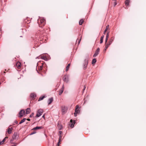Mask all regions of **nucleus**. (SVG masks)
I'll list each match as a JSON object with an SVG mask.
<instances>
[{
  "mask_svg": "<svg viewBox=\"0 0 146 146\" xmlns=\"http://www.w3.org/2000/svg\"><path fill=\"white\" fill-rule=\"evenodd\" d=\"M109 25H108L106 26V29H105V30L104 31V34H105L106 33V31H107L108 29L109 28Z\"/></svg>",
  "mask_w": 146,
  "mask_h": 146,
  "instance_id": "4be33fe9",
  "label": "nucleus"
},
{
  "mask_svg": "<svg viewBox=\"0 0 146 146\" xmlns=\"http://www.w3.org/2000/svg\"><path fill=\"white\" fill-rule=\"evenodd\" d=\"M104 35H103L102 36H101V38H100V44L102 43L103 42V39L104 37Z\"/></svg>",
  "mask_w": 146,
  "mask_h": 146,
  "instance_id": "aec40b11",
  "label": "nucleus"
},
{
  "mask_svg": "<svg viewBox=\"0 0 146 146\" xmlns=\"http://www.w3.org/2000/svg\"><path fill=\"white\" fill-rule=\"evenodd\" d=\"M114 39V38L112 37L110 41H112V42L113 40Z\"/></svg>",
  "mask_w": 146,
  "mask_h": 146,
  "instance_id": "c756f323",
  "label": "nucleus"
},
{
  "mask_svg": "<svg viewBox=\"0 0 146 146\" xmlns=\"http://www.w3.org/2000/svg\"><path fill=\"white\" fill-rule=\"evenodd\" d=\"M70 65V64H69L66 67V71H67L68 70L69 68Z\"/></svg>",
  "mask_w": 146,
  "mask_h": 146,
  "instance_id": "b1692460",
  "label": "nucleus"
},
{
  "mask_svg": "<svg viewBox=\"0 0 146 146\" xmlns=\"http://www.w3.org/2000/svg\"><path fill=\"white\" fill-rule=\"evenodd\" d=\"M53 100V99L52 98H49L48 100V105L50 104L52 102Z\"/></svg>",
  "mask_w": 146,
  "mask_h": 146,
  "instance_id": "dca6fc26",
  "label": "nucleus"
},
{
  "mask_svg": "<svg viewBox=\"0 0 146 146\" xmlns=\"http://www.w3.org/2000/svg\"><path fill=\"white\" fill-rule=\"evenodd\" d=\"M80 40H81V38L80 39V40H79L78 41V44H79L80 42Z\"/></svg>",
  "mask_w": 146,
  "mask_h": 146,
  "instance_id": "58836bf2",
  "label": "nucleus"
},
{
  "mask_svg": "<svg viewBox=\"0 0 146 146\" xmlns=\"http://www.w3.org/2000/svg\"><path fill=\"white\" fill-rule=\"evenodd\" d=\"M112 43V41H110L107 44H106V45L105 47L104 50H106L107 49L109 46Z\"/></svg>",
  "mask_w": 146,
  "mask_h": 146,
  "instance_id": "0eeeda50",
  "label": "nucleus"
},
{
  "mask_svg": "<svg viewBox=\"0 0 146 146\" xmlns=\"http://www.w3.org/2000/svg\"><path fill=\"white\" fill-rule=\"evenodd\" d=\"M35 133V132H33V133H31V135H32V134H34V133Z\"/></svg>",
  "mask_w": 146,
  "mask_h": 146,
  "instance_id": "4c0bfd02",
  "label": "nucleus"
},
{
  "mask_svg": "<svg viewBox=\"0 0 146 146\" xmlns=\"http://www.w3.org/2000/svg\"><path fill=\"white\" fill-rule=\"evenodd\" d=\"M86 85H84V90L86 89Z\"/></svg>",
  "mask_w": 146,
  "mask_h": 146,
  "instance_id": "2f4dec72",
  "label": "nucleus"
},
{
  "mask_svg": "<svg viewBox=\"0 0 146 146\" xmlns=\"http://www.w3.org/2000/svg\"><path fill=\"white\" fill-rule=\"evenodd\" d=\"M46 97H45L44 96H42L40 97L38 99V101H40L41 100H42L44 98H45Z\"/></svg>",
  "mask_w": 146,
  "mask_h": 146,
  "instance_id": "412c9836",
  "label": "nucleus"
},
{
  "mask_svg": "<svg viewBox=\"0 0 146 146\" xmlns=\"http://www.w3.org/2000/svg\"><path fill=\"white\" fill-rule=\"evenodd\" d=\"M62 131H59V133H60V135L62 133Z\"/></svg>",
  "mask_w": 146,
  "mask_h": 146,
  "instance_id": "f704fd0d",
  "label": "nucleus"
},
{
  "mask_svg": "<svg viewBox=\"0 0 146 146\" xmlns=\"http://www.w3.org/2000/svg\"><path fill=\"white\" fill-rule=\"evenodd\" d=\"M3 143V142L2 141L0 142V145L1 144H2Z\"/></svg>",
  "mask_w": 146,
  "mask_h": 146,
  "instance_id": "c9c22d12",
  "label": "nucleus"
},
{
  "mask_svg": "<svg viewBox=\"0 0 146 146\" xmlns=\"http://www.w3.org/2000/svg\"><path fill=\"white\" fill-rule=\"evenodd\" d=\"M64 89V85H63L61 89L59 91V95H61L63 92Z\"/></svg>",
  "mask_w": 146,
  "mask_h": 146,
  "instance_id": "9d476101",
  "label": "nucleus"
},
{
  "mask_svg": "<svg viewBox=\"0 0 146 146\" xmlns=\"http://www.w3.org/2000/svg\"><path fill=\"white\" fill-rule=\"evenodd\" d=\"M34 115V113H32L31 115L30 116V117H31L32 116H33Z\"/></svg>",
  "mask_w": 146,
  "mask_h": 146,
  "instance_id": "473e14b6",
  "label": "nucleus"
},
{
  "mask_svg": "<svg viewBox=\"0 0 146 146\" xmlns=\"http://www.w3.org/2000/svg\"><path fill=\"white\" fill-rule=\"evenodd\" d=\"M84 22V21L83 19L80 20L79 22V24L80 25H81Z\"/></svg>",
  "mask_w": 146,
  "mask_h": 146,
  "instance_id": "393cba45",
  "label": "nucleus"
},
{
  "mask_svg": "<svg viewBox=\"0 0 146 146\" xmlns=\"http://www.w3.org/2000/svg\"><path fill=\"white\" fill-rule=\"evenodd\" d=\"M85 66H86L87 64H88V59H86L85 60Z\"/></svg>",
  "mask_w": 146,
  "mask_h": 146,
  "instance_id": "5701e85b",
  "label": "nucleus"
},
{
  "mask_svg": "<svg viewBox=\"0 0 146 146\" xmlns=\"http://www.w3.org/2000/svg\"><path fill=\"white\" fill-rule=\"evenodd\" d=\"M41 57L42 59H43L44 60H46L47 59V58L45 56H41Z\"/></svg>",
  "mask_w": 146,
  "mask_h": 146,
  "instance_id": "c85d7f7f",
  "label": "nucleus"
},
{
  "mask_svg": "<svg viewBox=\"0 0 146 146\" xmlns=\"http://www.w3.org/2000/svg\"><path fill=\"white\" fill-rule=\"evenodd\" d=\"M25 111L24 110H21L19 113V117H22L24 114Z\"/></svg>",
  "mask_w": 146,
  "mask_h": 146,
  "instance_id": "1a4fd4ad",
  "label": "nucleus"
},
{
  "mask_svg": "<svg viewBox=\"0 0 146 146\" xmlns=\"http://www.w3.org/2000/svg\"><path fill=\"white\" fill-rule=\"evenodd\" d=\"M27 120L28 121H30V119H27Z\"/></svg>",
  "mask_w": 146,
  "mask_h": 146,
  "instance_id": "a19ab883",
  "label": "nucleus"
},
{
  "mask_svg": "<svg viewBox=\"0 0 146 146\" xmlns=\"http://www.w3.org/2000/svg\"><path fill=\"white\" fill-rule=\"evenodd\" d=\"M70 122L71 123V124L70 125V127L71 128H72L74 126V124L75 123V121L74 120L73 121V122H72V119H71L70 120Z\"/></svg>",
  "mask_w": 146,
  "mask_h": 146,
  "instance_id": "9b49d317",
  "label": "nucleus"
},
{
  "mask_svg": "<svg viewBox=\"0 0 146 146\" xmlns=\"http://www.w3.org/2000/svg\"><path fill=\"white\" fill-rule=\"evenodd\" d=\"M7 138V137H5V139H4L2 141L3 142V143H4V142L5 141V139H6V138Z\"/></svg>",
  "mask_w": 146,
  "mask_h": 146,
  "instance_id": "7c9ffc66",
  "label": "nucleus"
},
{
  "mask_svg": "<svg viewBox=\"0 0 146 146\" xmlns=\"http://www.w3.org/2000/svg\"><path fill=\"white\" fill-rule=\"evenodd\" d=\"M42 117L43 118H44V117H45L44 115H43L42 116Z\"/></svg>",
  "mask_w": 146,
  "mask_h": 146,
  "instance_id": "ea45409f",
  "label": "nucleus"
},
{
  "mask_svg": "<svg viewBox=\"0 0 146 146\" xmlns=\"http://www.w3.org/2000/svg\"><path fill=\"white\" fill-rule=\"evenodd\" d=\"M16 66L18 68H21V64L20 62H17L16 64Z\"/></svg>",
  "mask_w": 146,
  "mask_h": 146,
  "instance_id": "f8f14e48",
  "label": "nucleus"
},
{
  "mask_svg": "<svg viewBox=\"0 0 146 146\" xmlns=\"http://www.w3.org/2000/svg\"><path fill=\"white\" fill-rule=\"evenodd\" d=\"M100 49L99 48H98L96 51H95V53L93 55V56L95 57L97 56L99 54L100 52Z\"/></svg>",
  "mask_w": 146,
  "mask_h": 146,
  "instance_id": "423d86ee",
  "label": "nucleus"
},
{
  "mask_svg": "<svg viewBox=\"0 0 146 146\" xmlns=\"http://www.w3.org/2000/svg\"><path fill=\"white\" fill-rule=\"evenodd\" d=\"M1 84V83L0 82V85Z\"/></svg>",
  "mask_w": 146,
  "mask_h": 146,
  "instance_id": "79ce46f5",
  "label": "nucleus"
},
{
  "mask_svg": "<svg viewBox=\"0 0 146 146\" xmlns=\"http://www.w3.org/2000/svg\"><path fill=\"white\" fill-rule=\"evenodd\" d=\"M79 107L78 105H77L76 107L75 112L74 113V115L75 117H76L77 116V114L80 112V111L78 109Z\"/></svg>",
  "mask_w": 146,
  "mask_h": 146,
  "instance_id": "20e7f679",
  "label": "nucleus"
},
{
  "mask_svg": "<svg viewBox=\"0 0 146 146\" xmlns=\"http://www.w3.org/2000/svg\"><path fill=\"white\" fill-rule=\"evenodd\" d=\"M43 127H34L33 129V130H36L38 129H42Z\"/></svg>",
  "mask_w": 146,
  "mask_h": 146,
  "instance_id": "f3484780",
  "label": "nucleus"
},
{
  "mask_svg": "<svg viewBox=\"0 0 146 146\" xmlns=\"http://www.w3.org/2000/svg\"><path fill=\"white\" fill-rule=\"evenodd\" d=\"M117 3L115 1L114 2V6H115L117 5Z\"/></svg>",
  "mask_w": 146,
  "mask_h": 146,
  "instance_id": "72a5a7b5",
  "label": "nucleus"
},
{
  "mask_svg": "<svg viewBox=\"0 0 146 146\" xmlns=\"http://www.w3.org/2000/svg\"><path fill=\"white\" fill-rule=\"evenodd\" d=\"M43 62L42 61H39L37 63V67L40 70H41L43 66Z\"/></svg>",
  "mask_w": 146,
  "mask_h": 146,
  "instance_id": "f03ea898",
  "label": "nucleus"
},
{
  "mask_svg": "<svg viewBox=\"0 0 146 146\" xmlns=\"http://www.w3.org/2000/svg\"><path fill=\"white\" fill-rule=\"evenodd\" d=\"M26 120V119L25 118H24L23 119H22L21 121L19 123V124H21L22 123H23V122H24L25 121V120Z\"/></svg>",
  "mask_w": 146,
  "mask_h": 146,
  "instance_id": "a878e982",
  "label": "nucleus"
},
{
  "mask_svg": "<svg viewBox=\"0 0 146 146\" xmlns=\"http://www.w3.org/2000/svg\"><path fill=\"white\" fill-rule=\"evenodd\" d=\"M63 80L66 82H67L68 81L69 78L67 76H64L63 78Z\"/></svg>",
  "mask_w": 146,
  "mask_h": 146,
  "instance_id": "6e6552de",
  "label": "nucleus"
},
{
  "mask_svg": "<svg viewBox=\"0 0 146 146\" xmlns=\"http://www.w3.org/2000/svg\"><path fill=\"white\" fill-rule=\"evenodd\" d=\"M96 62V59L95 58H94L93 59L92 63L93 64H95Z\"/></svg>",
  "mask_w": 146,
  "mask_h": 146,
  "instance_id": "bb28decb",
  "label": "nucleus"
},
{
  "mask_svg": "<svg viewBox=\"0 0 146 146\" xmlns=\"http://www.w3.org/2000/svg\"><path fill=\"white\" fill-rule=\"evenodd\" d=\"M30 108H28L26 110V113L28 114L30 113Z\"/></svg>",
  "mask_w": 146,
  "mask_h": 146,
  "instance_id": "a211bd4d",
  "label": "nucleus"
},
{
  "mask_svg": "<svg viewBox=\"0 0 146 146\" xmlns=\"http://www.w3.org/2000/svg\"><path fill=\"white\" fill-rule=\"evenodd\" d=\"M18 134L17 133H15L13 136V138L14 139H15L18 136Z\"/></svg>",
  "mask_w": 146,
  "mask_h": 146,
  "instance_id": "ddd939ff",
  "label": "nucleus"
},
{
  "mask_svg": "<svg viewBox=\"0 0 146 146\" xmlns=\"http://www.w3.org/2000/svg\"><path fill=\"white\" fill-rule=\"evenodd\" d=\"M13 130V128L12 127L9 128L8 129L7 132L8 134H10L11 132Z\"/></svg>",
  "mask_w": 146,
  "mask_h": 146,
  "instance_id": "4468645a",
  "label": "nucleus"
},
{
  "mask_svg": "<svg viewBox=\"0 0 146 146\" xmlns=\"http://www.w3.org/2000/svg\"><path fill=\"white\" fill-rule=\"evenodd\" d=\"M15 122L16 124L18 123V122L17 121H15Z\"/></svg>",
  "mask_w": 146,
  "mask_h": 146,
  "instance_id": "e433bc0d",
  "label": "nucleus"
},
{
  "mask_svg": "<svg viewBox=\"0 0 146 146\" xmlns=\"http://www.w3.org/2000/svg\"><path fill=\"white\" fill-rule=\"evenodd\" d=\"M62 111V113L64 114L67 111V108L65 106H63L61 107Z\"/></svg>",
  "mask_w": 146,
  "mask_h": 146,
  "instance_id": "39448f33",
  "label": "nucleus"
},
{
  "mask_svg": "<svg viewBox=\"0 0 146 146\" xmlns=\"http://www.w3.org/2000/svg\"><path fill=\"white\" fill-rule=\"evenodd\" d=\"M38 23L40 27H42L45 24V19L42 17H40L38 20Z\"/></svg>",
  "mask_w": 146,
  "mask_h": 146,
  "instance_id": "f257e3e1",
  "label": "nucleus"
},
{
  "mask_svg": "<svg viewBox=\"0 0 146 146\" xmlns=\"http://www.w3.org/2000/svg\"><path fill=\"white\" fill-rule=\"evenodd\" d=\"M109 37V32L107 33L106 34V38L105 40V44H106Z\"/></svg>",
  "mask_w": 146,
  "mask_h": 146,
  "instance_id": "2eb2a0df",
  "label": "nucleus"
},
{
  "mask_svg": "<svg viewBox=\"0 0 146 146\" xmlns=\"http://www.w3.org/2000/svg\"><path fill=\"white\" fill-rule=\"evenodd\" d=\"M31 96L32 98H34L36 96V95L34 93H31Z\"/></svg>",
  "mask_w": 146,
  "mask_h": 146,
  "instance_id": "6ab92c4d",
  "label": "nucleus"
},
{
  "mask_svg": "<svg viewBox=\"0 0 146 146\" xmlns=\"http://www.w3.org/2000/svg\"><path fill=\"white\" fill-rule=\"evenodd\" d=\"M43 111L42 110L40 109L38 110L37 112L36 117H38L41 116L42 114Z\"/></svg>",
  "mask_w": 146,
  "mask_h": 146,
  "instance_id": "7ed1b4c3",
  "label": "nucleus"
},
{
  "mask_svg": "<svg viewBox=\"0 0 146 146\" xmlns=\"http://www.w3.org/2000/svg\"><path fill=\"white\" fill-rule=\"evenodd\" d=\"M129 0H126L125 1V3L126 5H128L129 4Z\"/></svg>",
  "mask_w": 146,
  "mask_h": 146,
  "instance_id": "cd10ccee",
  "label": "nucleus"
}]
</instances>
